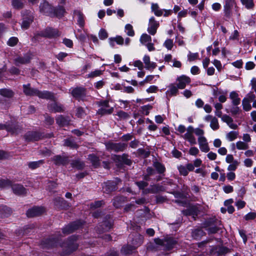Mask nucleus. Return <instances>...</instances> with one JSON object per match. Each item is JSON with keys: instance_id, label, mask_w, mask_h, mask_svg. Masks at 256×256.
I'll return each instance as SVG.
<instances>
[{"instance_id": "1", "label": "nucleus", "mask_w": 256, "mask_h": 256, "mask_svg": "<svg viewBox=\"0 0 256 256\" xmlns=\"http://www.w3.org/2000/svg\"><path fill=\"white\" fill-rule=\"evenodd\" d=\"M77 240V236H72L66 242H64L62 246H60L63 250L61 254L62 256L68 255L75 251L78 248Z\"/></svg>"}, {"instance_id": "2", "label": "nucleus", "mask_w": 256, "mask_h": 256, "mask_svg": "<svg viewBox=\"0 0 256 256\" xmlns=\"http://www.w3.org/2000/svg\"><path fill=\"white\" fill-rule=\"evenodd\" d=\"M134 237V239L132 242V245H127L123 246L121 250L122 253L124 254H130L134 250L142 244V236L138 234H136Z\"/></svg>"}, {"instance_id": "3", "label": "nucleus", "mask_w": 256, "mask_h": 256, "mask_svg": "<svg viewBox=\"0 0 256 256\" xmlns=\"http://www.w3.org/2000/svg\"><path fill=\"white\" fill-rule=\"evenodd\" d=\"M106 148L110 152H120L124 151L127 147V144L125 143H115L108 142L106 144Z\"/></svg>"}, {"instance_id": "4", "label": "nucleus", "mask_w": 256, "mask_h": 256, "mask_svg": "<svg viewBox=\"0 0 256 256\" xmlns=\"http://www.w3.org/2000/svg\"><path fill=\"white\" fill-rule=\"evenodd\" d=\"M22 16L23 20L21 26L22 28L26 30L34 20L33 14L30 10H25L23 12Z\"/></svg>"}, {"instance_id": "5", "label": "nucleus", "mask_w": 256, "mask_h": 256, "mask_svg": "<svg viewBox=\"0 0 256 256\" xmlns=\"http://www.w3.org/2000/svg\"><path fill=\"white\" fill-rule=\"evenodd\" d=\"M33 55L30 52H27L24 56H16L14 60V63L16 66L26 64L30 63L32 58Z\"/></svg>"}, {"instance_id": "6", "label": "nucleus", "mask_w": 256, "mask_h": 256, "mask_svg": "<svg viewBox=\"0 0 256 256\" xmlns=\"http://www.w3.org/2000/svg\"><path fill=\"white\" fill-rule=\"evenodd\" d=\"M154 242L156 244L165 246L168 250H170L173 248L176 244V241L172 238H166L164 240L160 238H155Z\"/></svg>"}, {"instance_id": "7", "label": "nucleus", "mask_w": 256, "mask_h": 256, "mask_svg": "<svg viewBox=\"0 0 256 256\" xmlns=\"http://www.w3.org/2000/svg\"><path fill=\"white\" fill-rule=\"evenodd\" d=\"M194 128L192 126H190L186 128V132L182 137L185 140H187L191 145L196 144V140L194 136Z\"/></svg>"}, {"instance_id": "8", "label": "nucleus", "mask_w": 256, "mask_h": 256, "mask_svg": "<svg viewBox=\"0 0 256 256\" xmlns=\"http://www.w3.org/2000/svg\"><path fill=\"white\" fill-rule=\"evenodd\" d=\"M40 12L43 14L52 16L54 8L48 2L43 0L39 6Z\"/></svg>"}, {"instance_id": "9", "label": "nucleus", "mask_w": 256, "mask_h": 256, "mask_svg": "<svg viewBox=\"0 0 256 256\" xmlns=\"http://www.w3.org/2000/svg\"><path fill=\"white\" fill-rule=\"evenodd\" d=\"M39 35L45 38H54L59 36L60 33L57 29L47 28L44 30L40 32Z\"/></svg>"}, {"instance_id": "10", "label": "nucleus", "mask_w": 256, "mask_h": 256, "mask_svg": "<svg viewBox=\"0 0 256 256\" xmlns=\"http://www.w3.org/2000/svg\"><path fill=\"white\" fill-rule=\"evenodd\" d=\"M191 82L190 78L186 75H182L178 76L176 80V84H175L179 89H184L187 85Z\"/></svg>"}, {"instance_id": "11", "label": "nucleus", "mask_w": 256, "mask_h": 256, "mask_svg": "<svg viewBox=\"0 0 256 256\" xmlns=\"http://www.w3.org/2000/svg\"><path fill=\"white\" fill-rule=\"evenodd\" d=\"M82 222L80 221L74 222L62 229V233L64 235L68 234L73 232L75 230H76L82 227Z\"/></svg>"}, {"instance_id": "12", "label": "nucleus", "mask_w": 256, "mask_h": 256, "mask_svg": "<svg viewBox=\"0 0 256 256\" xmlns=\"http://www.w3.org/2000/svg\"><path fill=\"white\" fill-rule=\"evenodd\" d=\"M160 26V23L156 20L154 17H151L148 22V32L151 35L154 36L157 32V30Z\"/></svg>"}, {"instance_id": "13", "label": "nucleus", "mask_w": 256, "mask_h": 256, "mask_svg": "<svg viewBox=\"0 0 256 256\" xmlns=\"http://www.w3.org/2000/svg\"><path fill=\"white\" fill-rule=\"evenodd\" d=\"M86 89L84 87H77L73 89L72 94L76 99L84 100L86 96Z\"/></svg>"}, {"instance_id": "14", "label": "nucleus", "mask_w": 256, "mask_h": 256, "mask_svg": "<svg viewBox=\"0 0 256 256\" xmlns=\"http://www.w3.org/2000/svg\"><path fill=\"white\" fill-rule=\"evenodd\" d=\"M177 168L180 174L186 176L188 175L189 172H192L194 170V166L191 163H188L186 166L179 165Z\"/></svg>"}, {"instance_id": "15", "label": "nucleus", "mask_w": 256, "mask_h": 256, "mask_svg": "<svg viewBox=\"0 0 256 256\" xmlns=\"http://www.w3.org/2000/svg\"><path fill=\"white\" fill-rule=\"evenodd\" d=\"M234 0H226L224 6V16L227 18H230L232 15V8L235 5Z\"/></svg>"}, {"instance_id": "16", "label": "nucleus", "mask_w": 256, "mask_h": 256, "mask_svg": "<svg viewBox=\"0 0 256 256\" xmlns=\"http://www.w3.org/2000/svg\"><path fill=\"white\" fill-rule=\"evenodd\" d=\"M44 212L45 209L43 207L34 206L27 211L26 215L29 218H32L39 216Z\"/></svg>"}, {"instance_id": "17", "label": "nucleus", "mask_w": 256, "mask_h": 256, "mask_svg": "<svg viewBox=\"0 0 256 256\" xmlns=\"http://www.w3.org/2000/svg\"><path fill=\"white\" fill-rule=\"evenodd\" d=\"M112 159L116 162L123 163L128 166H130L132 164V160L128 158V156L125 154L122 156L114 155L112 156Z\"/></svg>"}, {"instance_id": "18", "label": "nucleus", "mask_w": 256, "mask_h": 256, "mask_svg": "<svg viewBox=\"0 0 256 256\" xmlns=\"http://www.w3.org/2000/svg\"><path fill=\"white\" fill-rule=\"evenodd\" d=\"M198 141L200 150L204 152H208L210 148L208 146V140L205 136L198 138Z\"/></svg>"}, {"instance_id": "19", "label": "nucleus", "mask_w": 256, "mask_h": 256, "mask_svg": "<svg viewBox=\"0 0 256 256\" xmlns=\"http://www.w3.org/2000/svg\"><path fill=\"white\" fill-rule=\"evenodd\" d=\"M178 88L175 84H171L168 86V90L166 92L167 98L176 96L178 93Z\"/></svg>"}, {"instance_id": "20", "label": "nucleus", "mask_w": 256, "mask_h": 256, "mask_svg": "<svg viewBox=\"0 0 256 256\" xmlns=\"http://www.w3.org/2000/svg\"><path fill=\"white\" fill-rule=\"evenodd\" d=\"M58 240H56L55 238H52L42 241V244L44 248H50L54 246H57L58 243Z\"/></svg>"}, {"instance_id": "21", "label": "nucleus", "mask_w": 256, "mask_h": 256, "mask_svg": "<svg viewBox=\"0 0 256 256\" xmlns=\"http://www.w3.org/2000/svg\"><path fill=\"white\" fill-rule=\"evenodd\" d=\"M143 61L145 64V68L146 70H152L157 66L156 62H150V57L148 55H145L144 56Z\"/></svg>"}, {"instance_id": "22", "label": "nucleus", "mask_w": 256, "mask_h": 256, "mask_svg": "<svg viewBox=\"0 0 256 256\" xmlns=\"http://www.w3.org/2000/svg\"><path fill=\"white\" fill-rule=\"evenodd\" d=\"M26 139L29 141H37L41 138L42 135L36 132H29L25 136Z\"/></svg>"}, {"instance_id": "23", "label": "nucleus", "mask_w": 256, "mask_h": 256, "mask_svg": "<svg viewBox=\"0 0 256 256\" xmlns=\"http://www.w3.org/2000/svg\"><path fill=\"white\" fill-rule=\"evenodd\" d=\"M14 193L16 195H22L26 194V190L23 186L14 184L12 186Z\"/></svg>"}, {"instance_id": "24", "label": "nucleus", "mask_w": 256, "mask_h": 256, "mask_svg": "<svg viewBox=\"0 0 256 256\" xmlns=\"http://www.w3.org/2000/svg\"><path fill=\"white\" fill-rule=\"evenodd\" d=\"M24 92L26 96H34L37 95L38 90L35 88H31L30 84L23 85Z\"/></svg>"}, {"instance_id": "25", "label": "nucleus", "mask_w": 256, "mask_h": 256, "mask_svg": "<svg viewBox=\"0 0 256 256\" xmlns=\"http://www.w3.org/2000/svg\"><path fill=\"white\" fill-rule=\"evenodd\" d=\"M53 160L56 164H68L69 160L67 156L62 157L60 156H56L53 158Z\"/></svg>"}, {"instance_id": "26", "label": "nucleus", "mask_w": 256, "mask_h": 256, "mask_svg": "<svg viewBox=\"0 0 256 256\" xmlns=\"http://www.w3.org/2000/svg\"><path fill=\"white\" fill-rule=\"evenodd\" d=\"M48 109L50 112H61L64 110L62 106L56 102H53L52 104H49L48 106Z\"/></svg>"}, {"instance_id": "27", "label": "nucleus", "mask_w": 256, "mask_h": 256, "mask_svg": "<svg viewBox=\"0 0 256 256\" xmlns=\"http://www.w3.org/2000/svg\"><path fill=\"white\" fill-rule=\"evenodd\" d=\"M74 14L78 16L77 22L78 25L81 28H83L85 25V16L80 10H75Z\"/></svg>"}, {"instance_id": "28", "label": "nucleus", "mask_w": 256, "mask_h": 256, "mask_svg": "<svg viewBox=\"0 0 256 256\" xmlns=\"http://www.w3.org/2000/svg\"><path fill=\"white\" fill-rule=\"evenodd\" d=\"M222 119L224 122H226L231 128L236 130L238 128L237 124L234 123L232 118L230 116L224 114L222 117Z\"/></svg>"}, {"instance_id": "29", "label": "nucleus", "mask_w": 256, "mask_h": 256, "mask_svg": "<svg viewBox=\"0 0 256 256\" xmlns=\"http://www.w3.org/2000/svg\"><path fill=\"white\" fill-rule=\"evenodd\" d=\"M66 12V10L62 6H58L56 8H54L52 16L61 18L64 16Z\"/></svg>"}, {"instance_id": "30", "label": "nucleus", "mask_w": 256, "mask_h": 256, "mask_svg": "<svg viewBox=\"0 0 256 256\" xmlns=\"http://www.w3.org/2000/svg\"><path fill=\"white\" fill-rule=\"evenodd\" d=\"M116 188V184L112 182H108L104 183L102 187L104 192L108 194L114 190Z\"/></svg>"}, {"instance_id": "31", "label": "nucleus", "mask_w": 256, "mask_h": 256, "mask_svg": "<svg viewBox=\"0 0 256 256\" xmlns=\"http://www.w3.org/2000/svg\"><path fill=\"white\" fill-rule=\"evenodd\" d=\"M36 96L41 98H46L49 100H53L54 96L52 93L48 91L41 92L38 90Z\"/></svg>"}, {"instance_id": "32", "label": "nucleus", "mask_w": 256, "mask_h": 256, "mask_svg": "<svg viewBox=\"0 0 256 256\" xmlns=\"http://www.w3.org/2000/svg\"><path fill=\"white\" fill-rule=\"evenodd\" d=\"M126 201V198L123 196H116L114 199L113 204L114 206L118 208L121 206Z\"/></svg>"}, {"instance_id": "33", "label": "nucleus", "mask_w": 256, "mask_h": 256, "mask_svg": "<svg viewBox=\"0 0 256 256\" xmlns=\"http://www.w3.org/2000/svg\"><path fill=\"white\" fill-rule=\"evenodd\" d=\"M151 9L156 16H162L164 10L160 8L158 4H152Z\"/></svg>"}, {"instance_id": "34", "label": "nucleus", "mask_w": 256, "mask_h": 256, "mask_svg": "<svg viewBox=\"0 0 256 256\" xmlns=\"http://www.w3.org/2000/svg\"><path fill=\"white\" fill-rule=\"evenodd\" d=\"M198 208L195 206H190L188 208L182 211V214L186 216L197 215Z\"/></svg>"}, {"instance_id": "35", "label": "nucleus", "mask_w": 256, "mask_h": 256, "mask_svg": "<svg viewBox=\"0 0 256 256\" xmlns=\"http://www.w3.org/2000/svg\"><path fill=\"white\" fill-rule=\"evenodd\" d=\"M114 108L112 107L100 108L97 111V114L100 116L110 114L114 112Z\"/></svg>"}, {"instance_id": "36", "label": "nucleus", "mask_w": 256, "mask_h": 256, "mask_svg": "<svg viewBox=\"0 0 256 256\" xmlns=\"http://www.w3.org/2000/svg\"><path fill=\"white\" fill-rule=\"evenodd\" d=\"M88 160L92 162V165L95 168L98 167L100 165V160L97 156L94 154H90L88 158Z\"/></svg>"}, {"instance_id": "37", "label": "nucleus", "mask_w": 256, "mask_h": 256, "mask_svg": "<svg viewBox=\"0 0 256 256\" xmlns=\"http://www.w3.org/2000/svg\"><path fill=\"white\" fill-rule=\"evenodd\" d=\"M230 96L232 100V102L234 106H237L240 104V99L238 98V95L236 92H231Z\"/></svg>"}, {"instance_id": "38", "label": "nucleus", "mask_w": 256, "mask_h": 256, "mask_svg": "<svg viewBox=\"0 0 256 256\" xmlns=\"http://www.w3.org/2000/svg\"><path fill=\"white\" fill-rule=\"evenodd\" d=\"M56 123L60 126H64L69 124L70 120L66 118L63 116H59L56 118Z\"/></svg>"}, {"instance_id": "39", "label": "nucleus", "mask_w": 256, "mask_h": 256, "mask_svg": "<svg viewBox=\"0 0 256 256\" xmlns=\"http://www.w3.org/2000/svg\"><path fill=\"white\" fill-rule=\"evenodd\" d=\"M4 129L12 134H17L18 132V128H16L15 127L13 128L12 126L10 125L0 124V130Z\"/></svg>"}, {"instance_id": "40", "label": "nucleus", "mask_w": 256, "mask_h": 256, "mask_svg": "<svg viewBox=\"0 0 256 256\" xmlns=\"http://www.w3.org/2000/svg\"><path fill=\"white\" fill-rule=\"evenodd\" d=\"M0 94L4 97L10 98L14 96V92L10 89L2 88L0 89Z\"/></svg>"}, {"instance_id": "41", "label": "nucleus", "mask_w": 256, "mask_h": 256, "mask_svg": "<svg viewBox=\"0 0 256 256\" xmlns=\"http://www.w3.org/2000/svg\"><path fill=\"white\" fill-rule=\"evenodd\" d=\"M54 205L58 208H66L65 205L66 204V202L62 198H57L55 199L54 202Z\"/></svg>"}, {"instance_id": "42", "label": "nucleus", "mask_w": 256, "mask_h": 256, "mask_svg": "<svg viewBox=\"0 0 256 256\" xmlns=\"http://www.w3.org/2000/svg\"><path fill=\"white\" fill-rule=\"evenodd\" d=\"M154 166L155 168L158 172L160 174H164L166 171V168L164 166L159 162H154Z\"/></svg>"}, {"instance_id": "43", "label": "nucleus", "mask_w": 256, "mask_h": 256, "mask_svg": "<svg viewBox=\"0 0 256 256\" xmlns=\"http://www.w3.org/2000/svg\"><path fill=\"white\" fill-rule=\"evenodd\" d=\"M151 194H156L164 190V187L160 184H156L151 186Z\"/></svg>"}, {"instance_id": "44", "label": "nucleus", "mask_w": 256, "mask_h": 256, "mask_svg": "<svg viewBox=\"0 0 256 256\" xmlns=\"http://www.w3.org/2000/svg\"><path fill=\"white\" fill-rule=\"evenodd\" d=\"M238 135V132L231 131L226 134V138L228 141L232 142L237 138Z\"/></svg>"}, {"instance_id": "45", "label": "nucleus", "mask_w": 256, "mask_h": 256, "mask_svg": "<svg viewBox=\"0 0 256 256\" xmlns=\"http://www.w3.org/2000/svg\"><path fill=\"white\" fill-rule=\"evenodd\" d=\"M140 42L142 44L145 45L152 42V38L146 34H143L140 36Z\"/></svg>"}, {"instance_id": "46", "label": "nucleus", "mask_w": 256, "mask_h": 256, "mask_svg": "<svg viewBox=\"0 0 256 256\" xmlns=\"http://www.w3.org/2000/svg\"><path fill=\"white\" fill-rule=\"evenodd\" d=\"M64 145L72 148H76L78 147V145L75 142L70 138L64 140Z\"/></svg>"}, {"instance_id": "47", "label": "nucleus", "mask_w": 256, "mask_h": 256, "mask_svg": "<svg viewBox=\"0 0 256 256\" xmlns=\"http://www.w3.org/2000/svg\"><path fill=\"white\" fill-rule=\"evenodd\" d=\"M12 6L16 9H21L24 6L22 0H12Z\"/></svg>"}, {"instance_id": "48", "label": "nucleus", "mask_w": 256, "mask_h": 256, "mask_svg": "<svg viewBox=\"0 0 256 256\" xmlns=\"http://www.w3.org/2000/svg\"><path fill=\"white\" fill-rule=\"evenodd\" d=\"M236 148L238 150H246L249 148L248 144L242 141H238L236 143Z\"/></svg>"}, {"instance_id": "49", "label": "nucleus", "mask_w": 256, "mask_h": 256, "mask_svg": "<svg viewBox=\"0 0 256 256\" xmlns=\"http://www.w3.org/2000/svg\"><path fill=\"white\" fill-rule=\"evenodd\" d=\"M240 2L247 9H252L254 7L253 0H240Z\"/></svg>"}, {"instance_id": "50", "label": "nucleus", "mask_w": 256, "mask_h": 256, "mask_svg": "<svg viewBox=\"0 0 256 256\" xmlns=\"http://www.w3.org/2000/svg\"><path fill=\"white\" fill-rule=\"evenodd\" d=\"M42 164H44V160H40L36 162H30L28 163V165L29 168L32 170H34L39 167L40 165Z\"/></svg>"}, {"instance_id": "51", "label": "nucleus", "mask_w": 256, "mask_h": 256, "mask_svg": "<svg viewBox=\"0 0 256 256\" xmlns=\"http://www.w3.org/2000/svg\"><path fill=\"white\" fill-rule=\"evenodd\" d=\"M210 128L214 130H217L219 128L220 126L218 119L216 117H214L210 120Z\"/></svg>"}, {"instance_id": "52", "label": "nucleus", "mask_w": 256, "mask_h": 256, "mask_svg": "<svg viewBox=\"0 0 256 256\" xmlns=\"http://www.w3.org/2000/svg\"><path fill=\"white\" fill-rule=\"evenodd\" d=\"M125 32L128 36H133L134 35V32L133 29V27L130 24H126V25Z\"/></svg>"}, {"instance_id": "53", "label": "nucleus", "mask_w": 256, "mask_h": 256, "mask_svg": "<svg viewBox=\"0 0 256 256\" xmlns=\"http://www.w3.org/2000/svg\"><path fill=\"white\" fill-rule=\"evenodd\" d=\"M111 41L110 44L114 45L112 44L113 42H115L117 44L120 45H122L124 42V40L123 38L120 36H116V38H110Z\"/></svg>"}, {"instance_id": "54", "label": "nucleus", "mask_w": 256, "mask_h": 256, "mask_svg": "<svg viewBox=\"0 0 256 256\" xmlns=\"http://www.w3.org/2000/svg\"><path fill=\"white\" fill-rule=\"evenodd\" d=\"M12 182L8 179H0V188H4L12 186Z\"/></svg>"}, {"instance_id": "55", "label": "nucleus", "mask_w": 256, "mask_h": 256, "mask_svg": "<svg viewBox=\"0 0 256 256\" xmlns=\"http://www.w3.org/2000/svg\"><path fill=\"white\" fill-rule=\"evenodd\" d=\"M71 164L73 168H76L78 170L83 168L84 166V163L80 160L73 161Z\"/></svg>"}, {"instance_id": "56", "label": "nucleus", "mask_w": 256, "mask_h": 256, "mask_svg": "<svg viewBox=\"0 0 256 256\" xmlns=\"http://www.w3.org/2000/svg\"><path fill=\"white\" fill-rule=\"evenodd\" d=\"M250 102H250L246 100H242V105L244 110L246 112H248L251 110L252 106L250 104Z\"/></svg>"}, {"instance_id": "57", "label": "nucleus", "mask_w": 256, "mask_h": 256, "mask_svg": "<svg viewBox=\"0 0 256 256\" xmlns=\"http://www.w3.org/2000/svg\"><path fill=\"white\" fill-rule=\"evenodd\" d=\"M102 74V72L100 70H96L92 72L88 75V78H94L95 77H97L100 76Z\"/></svg>"}, {"instance_id": "58", "label": "nucleus", "mask_w": 256, "mask_h": 256, "mask_svg": "<svg viewBox=\"0 0 256 256\" xmlns=\"http://www.w3.org/2000/svg\"><path fill=\"white\" fill-rule=\"evenodd\" d=\"M164 46L168 50H171L174 46L173 40L171 39H167L164 43Z\"/></svg>"}, {"instance_id": "59", "label": "nucleus", "mask_w": 256, "mask_h": 256, "mask_svg": "<svg viewBox=\"0 0 256 256\" xmlns=\"http://www.w3.org/2000/svg\"><path fill=\"white\" fill-rule=\"evenodd\" d=\"M239 162L237 160H234L232 164H230L228 167V170L232 172L234 171L237 168L238 166L239 165Z\"/></svg>"}, {"instance_id": "60", "label": "nucleus", "mask_w": 256, "mask_h": 256, "mask_svg": "<svg viewBox=\"0 0 256 256\" xmlns=\"http://www.w3.org/2000/svg\"><path fill=\"white\" fill-rule=\"evenodd\" d=\"M86 115L85 111L82 107H78L76 110V116L78 118H82Z\"/></svg>"}, {"instance_id": "61", "label": "nucleus", "mask_w": 256, "mask_h": 256, "mask_svg": "<svg viewBox=\"0 0 256 256\" xmlns=\"http://www.w3.org/2000/svg\"><path fill=\"white\" fill-rule=\"evenodd\" d=\"M199 54L198 52L196 53H192L190 52L188 55V61L192 62L196 60L198 58Z\"/></svg>"}, {"instance_id": "62", "label": "nucleus", "mask_w": 256, "mask_h": 256, "mask_svg": "<svg viewBox=\"0 0 256 256\" xmlns=\"http://www.w3.org/2000/svg\"><path fill=\"white\" fill-rule=\"evenodd\" d=\"M18 40L16 37H12L8 41V44L10 46H16L18 42Z\"/></svg>"}, {"instance_id": "63", "label": "nucleus", "mask_w": 256, "mask_h": 256, "mask_svg": "<svg viewBox=\"0 0 256 256\" xmlns=\"http://www.w3.org/2000/svg\"><path fill=\"white\" fill-rule=\"evenodd\" d=\"M116 115L118 116L121 120L126 119L129 117L128 114L126 112L122 110L118 112Z\"/></svg>"}, {"instance_id": "64", "label": "nucleus", "mask_w": 256, "mask_h": 256, "mask_svg": "<svg viewBox=\"0 0 256 256\" xmlns=\"http://www.w3.org/2000/svg\"><path fill=\"white\" fill-rule=\"evenodd\" d=\"M256 218V212H250L246 214L244 217V218L246 220H253L255 219Z\"/></svg>"}]
</instances>
